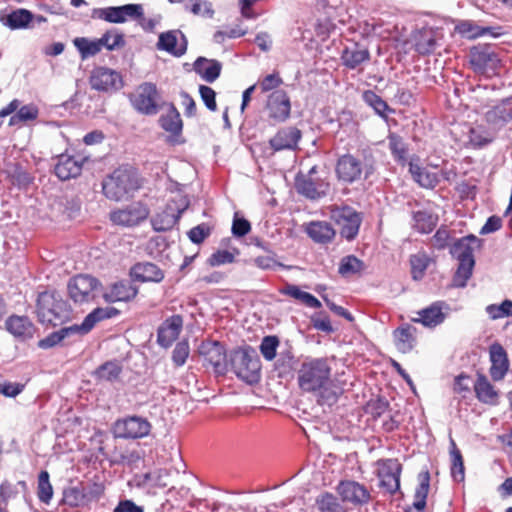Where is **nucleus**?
<instances>
[{
    "instance_id": "nucleus-1",
    "label": "nucleus",
    "mask_w": 512,
    "mask_h": 512,
    "mask_svg": "<svg viewBox=\"0 0 512 512\" xmlns=\"http://www.w3.org/2000/svg\"><path fill=\"white\" fill-rule=\"evenodd\" d=\"M142 179L136 168L123 165L116 168L102 182V191L106 198L121 201L139 190Z\"/></svg>"
},
{
    "instance_id": "nucleus-2",
    "label": "nucleus",
    "mask_w": 512,
    "mask_h": 512,
    "mask_svg": "<svg viewBox=\"0 0 512 512\" xmlns=\"http://www.w3.org/2000/svg\"><path fill=\"white\" fill-rule=\"evenodd\" d=\"M331 367L325 358H311L302 362L297 371L298 386L303 392L322 391L330 383Z\"/></svg>"
},
{
    "instance_id": "nucleus-3",
    "label": "nucleus",
    "mask_w": 512,
    "mask_h": 512,
    "mask_svg": "<svg viewBox=\"0 0 512 512\" xmlns=\"http://www.w3.org/2000/svg\"><path fill=\"white\" fill-rule=\"evenodd\" d=\"M469 65L472 71L485 78L500 74L502 59L500 49L492 44H477L469 49Z\"/></svg>"
},
{
    "instance_id": "nucleus-4",
    "label": "nucleus",
    "mask_w": 512,
    "mask_h": 512,
    "mask_svg": "<svg viewBox=\"0 0 512 512\" xmlns=\"http://www.w3.org/2000/svg\"><path fill=\"white\" fill-rule=\"evenodd\" d=\"M37 314L41 322L59 326L70 318L69 304L56 291H44L37 298Z\"/></svg>"
},
{
    "instance_id": "nucleus-5",
    "label": "nucleus",
    "mask_w": 512,
    "mask_h": 512,
    "mask_svg": "<svg viewBox=\"0 0 512 512\" xmlns=\"http://www.w3.org/2000/svg\"><path fill=\"white\" fill-rule=\"evenodd\" d=\"M229 365L234 374L248 384H255L261 378V362L253 350L243 348L233 350Z\"/></svg>"
},
{
    "instance_id": "nucleus-6",
    "label": "nucleus",
    "mask_w": 512,
    "mask_h": 512,
    "mask_svg": "<svg viewBox=\"0 0 512 512\" xmlns=\"http://www.w3.org/2000/svg\"><path fill=\"white\" fill-rule=\"evenodd\" d=\"M102 287L101 282L88 274H78L69 279L67 291L69 298L75 304H87L93 302Z\"/></svg>"
},
{
    "instance_id": "nucleus-7",
    "label": "nucleus",
    "mask_w": 512,
    "mask_h": 512,
    "mask_svg": "<svg viewBox=\"0 0 512 512\" xmlns=\"http://www.w3.org/2000/svg\"><path fill=\"white\" fill-rule=\"evenodd\" d=\"M372 165H364L360 159L354 155L347 153L341 155L335 165V174L339 182L344 184H352L361 180L365 174L367 178L373 173Z\"/></svg>"
},
{
    "instance_id": "nucleus-8",
    "label": "nucleus",
    "mask_w": 512,
    "mask_h": 512,
    "mask_svg": "<svg viewBox=\"0 0 512 512\" xmlns=\"http://www.w3.org/2000/svg\"><path fill=\"white\" fill-rule=\"evenodd\" d=\"M160 95L154 83L144 82L140 84L135 93L130 96V102L134 109L144 115H155L158 113Z\"/></svg>"
},
{
    "instance_id": "nucleus-9",
    "label": "nucleus",
    "mask_w": 512,
    "mask_h": 512,
    "mask_svg": "<svg viewBox=\"0 0 512 512\" xmlns=\"http://www.w3.org/2000/svg\"><path fill=\"white\" fill-rule=\"evenodd\" d=\"M151 423L144 417L133 415L115 421L113 434L116 438L140 439L149 435Z\"/></svg>"
},
{
    "instance_id": "nucleus-10",
    "label": "nucleus",
    "mask_w": 512,
    "mask_h": 512,
    "mask_svg": "<svg viewBox=\"0 0 512 512\" xmlns=\"http://www.w3.org/2000/svg\"><path fill=\"white\" fill-rule=\"evenodd\" d=\"M331 218L340 228L342 237L351 241L356 238L362 223L361 214L352 207H336L331 211Z\"/></svg>"
},
{
    "instance_id": "nucleus-11",
    "label": "nucleus",
    "mask_w": 512,
    "mask_h": 512,
    "mask_svg": "<svg viewBox=\"0 0 512 512\" xmlns=\"http://www.w3.org/2000/svg\"><path fill=\"white\" fill-rule=\"evenodd\" d=\"M199 354L204 359V366L211 367L214 373L225 375L228 368L225 347L218 341L206 340L199 346Z\"/></svg>"
},
{
    "instance_id": "nucleus-12",
    "label": "nucleus",
    "mask_w": 512,
    "mask_h": 512,
    "mask_svg": "<svg viewBox=\"0 0 512 512\" xmlns=\"http://www.w3.org/2000/svg\"><path fill=\"white\" fill-rule=\"evenodd\" d=\"M380 487L393 495L400 489L402 465L398 459H379L376 462Z\"/></svg>"
},
{
    "instance_id": "nucleus-13",
    "label": "nucleus",
    "mask_w": 512,
    "mask_h": 512,
    "mask_svg": "<svg viewBox=\"0 0 512 512\" xmlns=\"http://www.w3.org/2000/svg\"><path fill=\"white\" fill-rule=\"evenodd\" d=\"M316 167H312L307 174H298L295 178L297 192L309 199H318L326 195L329 183L315 177Z\"/></svg>"
},
{
    "instance_id": "nucleus-14",
    "label": "nucleus",
    "mask_w": 512,
    "mask_h": 512,
    "mask_svg": "<svg viewBox=\"0 0 512 512\" xmlns=\"http://www.w3.org/2000/svg\"><path fill=\"white\" fill-rule=\"evenodd\" d=\"M336 492L344 503L355 507L367 505L371 501V493L368 488L355 480H341Z\"/></svg>"
},
{
    "instance_id": "nucleus-15",
    "label": "nucleus",
    "mask_w": 512,
    "mask_h": 512,
    "mask_svg": "<svg viewBox=\"0 0 512 512\" xmlns=\"http://www.w3.org/2000/svg\"><path fill=\"white\" fill-rule=\"evenodd\" d=\"M266 111L268 118L274 123L285 122L291 114V102L286 91H273L267 98Z\"/></svg>"
},
{
    "instance_id": "nucleus-16",
    "label": "nucleus",
    "mask_w": 512,
    "mask_h": 512,
    "mask_svg": "<svg viewBox=\"0 0 512 512\" xmlns=\"http://www.w3.org/2000/svg\"><path fill=\"white\" fill-rule=\"evenodd\" d=\"M149 216V209L141 202L133 203L123 209L111 212L110 219L116 225L132 227Z\"/></svg>"
},
{
    "instance_id": "nucleus-17",
    "label": "nucleus",
    "mask_w": 512,
    "mask_h": 512,
    "mask_svg": "<svg viewBox=\"0 0 512 512\" xmlns=\"http://www.w3.org/2000/svg\"><path fill=\"white\" fill-rule=\"evenodd\" d=\"M122 79L118 72L107 67H95L90 74L89 84L92 89L110 92L121 86Z\"/></svg>"
},
{
    "instance_id": "nucleus-18",
    "label": "nucleus",
    "mask_w": 512,
    "mask_h": 512,
    "mask_svg": "<svg viewBox=\"0 0 512 512\" xmlns=\"http://www.w3.org/2000/svg\"><path fill=\"white\" fill-rule=\"evenodd\" d=\"M139 293V288L131 281L122 279L112 283L102 294V298L107 303L131 302Z\"/></svg>"
},
{
    "instance_id": "nucleus-19",
    "label": "nucleus",
    "mask_w": 512,
    "mask_h": 512,
    "mask_svg": "<svg viewBox=\"0 0 512 512\" xmlns=\"http://www.w3.org/2000/svg\"><path fill=\"white\" fill-rule=\"evenodd\" d=\"M302 138V132L295 126H286L280 128L276 134L270 138L269 145L275 151L295 150Z\"/></svg>"
},
{
    "instance_id": "nucleus-20",
    "label": "nucleus",
    "mask_w": 512,
    "mask_h": 512,
    "mask_svg": "<svg viewBox=\"0 0 512 512\" xmlns=\"http://www.w3.org/2000/svg\"><path fill=\"white\" fill-rule=\"evenodd\" d=\"M489 358L491 366L489 373L494 381H501L509 369V359L506 350L500 343H493L489 347Z\"/></svg>"
},
{
    "instance_id": "nucleus-21",
    "label": "nucleus",
    "mask_w": 512,
    "mask_h": 512,
    "mask_svg": "<svg viewBox=\"0 0 512 512\" xmlns=\"http://www.w3.org/2000/svg\"><path fill=\"white\" fill-rule=\"evenodd\" d=\"M84 158L62 154L58 156L54 167L55 175L62 181L78 177L83 168Z\"/></svg>"
},
{
    "instance_id": "nucleus-22",
    "label": "nucleus",
    "mask_w": 512,
    "mask_h": 512,
    "mask_svg": "<svg viewBox=\"0 0 512 512\" xmlns=\"http://www.w3.org/2000/svg\"><path fill=\"white\" fill-rule=\"evenodd\" d=\"M129 276L133 281L146 283H160L164 277V271L152 262H138L129 270Z\"/></svg>"
},
{
    "instance_id": "nucleus-23",
    "label": "nucleus",
    "mask_w": 512,
    "mask_h": 512,
    "mask_svg": "<svg viewBox=\"0 0 512 512\" xmlns=\"http://www.w3.org/2000/svg\"><path fill=\"white\" fill-rule=\"evenodd\" d=\"M183 328V317L172 315L167 318L158 328L157 341L162 347H169L178 338Z\"/></svg>"
},
{
    "instance_id": "nucleus-24",
    "label": "nucleus",
    "mask_w": 512,
    "mask_h": 512,
    "mask_svg": "<svg viewBox=\"0 0 512 512\" xmlns=\"http://www.w3.org/2000/svg\"><path fill=\"white\" fill-rule=\"evenodd\" d=\"M168 476L166 469H157L154 472H146L136 474L133 477L135 486L140 489L146 490L148 493L156 494L157 489L167 487L164 478Z\"/></svg>"
},
{
    "instance_id": "nucleus-25",
    "label": "nucleus",
    "mask_w": 512,
    "mask_h": 512,
    "mask_svg": "<svg viewBox=\"0 0 512 512\" xmlns=\"http://www.w3.org/2000/svg\"><path fill=\"white\" fill-rule=\"evenodd\" d=\"M370 51L367 47L354 43L347 46L341 53L340 59L342 65L349 69H358L362 64L370 61Z\"/></svg>"
},
{
    "instance_id": "nucleus-26",
    "label": "nucleus",
    "mask_w": 512,
    "mask_h": 512,
    "mask_svg": "<svg viewBox=\"0 0 512 512\" xmlns=\"http://www.w3.org/2000/svg\"><path fill=\"white\" fill-rule=\"evenodd\" d=\"M410 41L419 55H429L434 52L437 45L436 32L432 28L424 27L414 31Z\"/></svg>"
},
{
    "instance_id": "nucleus-27",
    "label": "nucleus",
    "mask_w": 512,
    "mask_h": 512,
    "mask_svg": "<svg viewBox=\"0 0 512 512\" xmlns=\"http://www.w3.org/2000/svg\"><path fill=\"white\" fill-rule=\"evenodd\" d=\"M5 327L9 333L21 341L33 338L35 332V326L26 316H10L5 322Z\"/></svg>"
},
{
    "instance_id": "nucleus-28",
    "label": "nucleus",
    "mask_w": 512,
    "mask_h": 512,
    "mask_svg": "<svg viewBox=\"0 0 512 512\" xmlns=\"http://www.w3.org/2000/svg\"><path fill=\"white\" fill-rule=\"evenodd\" d=\"M119 314L120 311L115 307H97L84 318L81 325H76V327L78 328L79 334H87L97 323L114 318Z\"/></svg>"
},
{
    "instance_id": "nucleus-29",
    "label": "nucleus",
    "mask_w": 512,
    "mask_h": 512,
    "mask_svg": "<svg viewBox=\"0 0 512 512\" xmlns=\"http://www.w3.org/2000/svg\"><path fill=\"white\" fill-rule=\"evenodd\" d=\"M417 329L411 324H403L393 332V340L397 350L401 353L410 352L416 344Z\"/></svg>"
},
{
    "instance_id": "nucleus-30",
    "label": "nucleus",
    "mask_w": 512,
    "mask_h": 512,
    "mask_svg": "<svg viewBox=\"0 0 512 512\" xmlns=\"http://www.w3.org/2000/svg\"><path fill=\"white\" fill-rule=\"evenodd\" d=\"M473 388L476 398L480 402L489 405H496L498 403V391L490 383V381L484 374H477V378L476 381L474 382Z\"/></svg>"
},
{
    "instance_id": "nucleus-31",
    "label": "nucleus",
    "mask_w": 512,
    "mask_h": 512,
    "mask_svg": "<svg viewBox=\"0 0 512 512\" xmlns=\"http://www.w3.org/2000/svg\"><path fill=\"white\" fill-rule=\"evenodd\" d=\"M183 210H176L167 205L161 212L152 218V226L155 231L164 232L172 229L179 221Z\"/></svg>"
},
{
    "instance_id": "nucleus-32",
    "label": "nucleus",
    "mask_w": 512,
    "mask_h": 512,
    "mask_svg": "<svg viewBox=\"0 0 512 512\" xmlns=\"http://www.w3.org/2000/svg\"><path fill=\"white\" fill-rule=\"evenodd\" d=\"M442 308V302H434L429 307L418 311V317L412 318V322L421 323L425 327H435L445 320Z\"/></svg>"
},
{
    "instance_id": "nucleus-33",
    "label": "nucleus",
    "mask_w": 512,
    "mask_h": 512,
    "mask_svg": "<svg viewBox=\"0 0 512 512\" xmlns=\"http://www.w3.org/2000/svg\"><path fill=\"white\" fill-rule=\"evenodd\" d=\"M222 70V64L215 59L199 57L194 62V71L206 82L213 83Z\"/></svg>"
},
{
    "instance_id": "nucleus-34",
    "label": "nucleus",
    "mask_w": 512,
    "mask_h": 512,
    "mask_svg": "<svg viewBox=\"0 0 512 512\" xmlns=\"http://www.w3.org/2000/svg\"><path fill=\"white\" fill-rule=\"evenodd\" d=\"M479 239L474 235H468L458 239L450 247L451 255L458 261L474 260V245Z\"/></svg>"
},
{
    "instance_id": "nucleus-35",
    "label": "nucleus",
    "mask_w": 512,
    "mask_h": 512,
    "mask_svg": "<svg viewBox=\"0 0 512 512\" xmlns=\"http://www.w3.org/2000/svg\"><path fill=\"white\" fill-rule=\"evenodd\" d=\"M106 38H99L90 40L86 37H77L73 40V44L78 50L82 60L88 59L97 55L103 48V43H106Z\"/></svg>"
},
{
    "instance_id": "nucleus-36",
    "label": "nucleus",
    "mask_w": 512,
    "mask_h": 512,
    "mask_svg": "<svg viewBox=\"0 0 512 512\" xmlns=\"http://www.w3.org/2000/svg\"><path fill=\"white\" fill-rule=\"evenodd\" d=\"M430 490V473L428 470L418 474V485L414 493L413 507L418 512H423L426 507V500Z\"/></svg>"
},
{
    "instance_id": "nucleus-37",
    "label": "nucleus",
    "mask_w": 512,
    "mask_h": 512,
    "mask_svg": "<svg viewBox=\"0 0 512 512\" xmlns=\"http://www.w3.org/2000/svg\"><path fill=\"white\" fill-rule=\"evenodd\" d=\"M307 233L315 242L323 244L331 242L335 236L333 227L322 221L311 222L307 228Z\"/></svg>"
},
{
    "instance_id": "nucleus-38",
    "label": "nucleus",
    "mask_w": 512,
    "mask_h": 512,
    "mask_svg": "<svg viewBox=\"0 0 512 512\" xmlns=\"http://www.w3.org/2000/svg\"><path fill=\"white\" fill-rule=\"evenodd\" d=\"M512 119V101H503L486 113V120L493 125L504 124Z\"/></svg>"
},
{
    "instance_id": "nucleus-39",
    "label": "nucleus",
    "mask_w": 512,
    "mask_h": 512,
    "mask_svg": "<svg viewBox=\"0 0 512 512\" xmlns=\"http://www.w3.org/2000/svg\"><path fill=\"white\" fill-rule=\"evenodd\" d=\"M169 2H184L185 10L195 16L204 18H212L214 16L212 3L208 0H169Z\"/></svg>"
},
{
    "instance_id": "nucleus-40",
    "label": "nucleus",
    "mask_w": 512,
    "mask_h": 512,
    "mask_svg": "<svg viewBox=\"0 0 512 512\" xmlns=\"http://www.w3.org/2000/svg\"><path fill=\"white\" fill-rule=\"evenodd\" d=\"M410 172L413 179L422 187L433 189L439 183V177L436 172L417 165H410Z\"/></svg>"
},
{
    "instance_id": "nucleus-41",
    "label": "nucleus",
    "mask_w": 512,
    "mask_h": 512,
    "mask_svg": "<svg viewBox=\"0 0 512 512\" xmlns=\"http://www.w3.org/2000/svg\"><path fill=\"white\" fill-rule=\"evenodd\" d=\"M451 458V476L454 481L460 483L465 479V466L461 451L457 448L456 443L451 441L450 449Z\"/></svg>"
},
{
    "instance_id": "nucleus-42",
    "label": "nucleus",
    "mask_w": 512,
    "mask_h": 512,
    "mask_svg": "<svg viewBox=\"0 0 512 512\" xmlns=\"http://www.w3.org/2000/svg\"><path fill=\"white\" fill-rule=\"evenodd\" d=\"M161 127L174 135H179L182 131L183 123L179 112L174 106L162 115L159 119Z\"/></svg>"
},
{
    "instance_id": "nucleus-43",
    "label": "nucleus",
    "mask_w": 512,
    "mask_h": 512,
    "mask_svg": "<svg viewBox=\"0 0 512 512\" xmlns=\"http://www.w3.org/2000/svg\"><path fill=\"white\" fill-rule=\"evenodd\" d=\"M413 220V227L418 232L428 234L436 227L438 217L427 211H416L413 214Z\"/></svg>"
},
{
    "instance_id": "nucleus-44",
    "label": "nucleus",
    "mask_w": 512,
    "mask_h": 512,
    "mask_svg": "<svg viewBox=\"0 0 512 512\" xmlns=\"http://www.w3.org/2000/svg\"><path fill=\"white\" fill-rule=\"evenodd\" d=\"M282 294L290 296L296 300L301 301L307 307L318 309L321 307V302L312 294L302 291L296 285H287L282 291Z\"/></svg>"
},
{
    "instance_id": "nucleus-45",
    "label": "nucleus",
    "mask_w": 512,
    "mask_h": 512,
    "mask_svg": "<svg viewBox=\"0 0 512 512\" xmlns=\"http://www.w3.org/2000/svg\"><path fill=\"white\" fill-rule=\"evenodd\" d=\"M365 269V264L362 260L354 255H347L343 257L339 263L338 273L343 277L359 274Z\"/></svg>"
},
{
    "instance_id": "nucleus-46",
    "label": "nucleus",
    "mask_w": 512,
    "mask_h": 512,
    "mask_svg": "<svg viewBox=\"0 0 512 512\" xmlns=\"http://www.w3.org/2000/svg\"><path fill=\"white\" fill-rule=\"evenodd\" d=\"M121 373L122 366L119 362L108 361L97 368L95 375L99 380L112 382L117 380Z\"/></svg>"
},
{
    "instance_id": "nucleus-47",
    "label": "nucleus",
    "mask_w": 512,
    "mask_h": 512,
    "mask_svg": "<svg viewBox=\"0 0 512 512\" xmlns=\"http://www.w3.org/2000/svg\"><path fill=\"white\" fill-rule=\"evenodd\" d=\"M388 146L396 161L401 163L407 161V146L401 136L396 133H390L388 135Z\"/></svg>"
},
{
    "instance_id": "nucleus-48",
    "label": "nucleus",
    "mask_w": 512,
    "mask_h": 512,
    "mask_svg": "<svg viewBox=\"0 0 512 512\" xmlns=\"http://www.w3.org/2000/svg\"><path fill=\"white\" fill-rule=\"evenodd\" d=\"M429 262L430 258L425 252H419L410 256L411 274L414 280L423 278Z\"/></svg>"
},
{
    "instance_id": "nucleus-49",
    "label": "nucleus",
    "mask_w": 512,
    "mask_h": 512,
    "mask_svg": "<svg viewBox=\"0 0 512 512\" xmlns=\"http://www.w3.org/2000/svg\"><path fill=\"white\" fill-rule=\"evenodd\" d=\"M475 260L459 261L458 268L453 276V285L455 287H465L467 281L472 276Z\"/></svg>"
},
{
    "instance_id": "nucleus-50",
    "label": "nucleus",
    "mask_w": 512,
    "mask_h": 512,
    "mask_svg": "<svg viewBox=\"0 0 512 512\" xmlns=\"http://www.w3.org/2000/svg\"><path fill=\"white\" fill-rule=\"evenodd\" d=\"M84 495V487H68L63 491L62 503L71 508L83 506L87 503Z\"/></svg>"
},
{
    "instance_id": "nucleus-51",
    "label": "nucleus",
    "mask_w": 512,
    "mask_h": 512,
    "mask_svg": "<svg viewBox=\"0 0 512 512\" xmlns=\"http://www.w3.org/2000/svg\"><path fill=\"white\" fill-rule=\"evenodd\" d=\"M363 100L383 118H387V112L393 111L387 102L372 90H367L363 93Z\"/></svg>"
},
{
    "instance_id": "nucleus-52",
    "label": "nucleus",
    "mask_w": 512,
    "mask_h": 512,
    "mask_svg": "<svg viewBox=\"0 0 512 512\" xmlns=\"http://www.w3.org/2000/svg\"><path fill=\"white\" fill-rule=\"evenodd\" d=\"M37 496L45 504H49L53 497V487L47 471H41L38 475Z\"/></svg>"
},
{
    "instance_id": "nucleus-53",
    "label": "nucleus",
    "mask_w": 512,
    "mask_h": 512,
    "mask_svg": "<svg viewBox=\"0 0 512 512\" xmlns=\"http://www.w3.org/2000/svg\"><path fill=\"white\" fill-rule=\"evenodd\" d=\"M31 20L32 14L29 11L19 9L7 15L6 20H3V23L11 29H19L26 27Z\"/></svg>"
},
{
    "instance_id": "nucleus-54",
    "label": "nucleus",
    "mask_w": 512,
    "mask_h": 512,
    "mask_svg": "<svg viewBox=\"0 0 512 512\" xmlns=\"http://www.w3.org/2000/svg\"><path fill=\"white\" fill-rule=\"evenodd\" d=\"M157 46L159 49L165 50L175 56H181L185 52V48L177 47V36L174 34V32L162 33L159 36Z\"/></svg>"
},
{
    "instance_id": "nucleus-55",
    "label": "nucleus",
    "mask_w": 512,
    "mask_h": 512,
    "mask_svg": "<svg viewBox=\"0 0 512 512\" xmlns=\"http://www.w3.org/2000/svg\"><path fill=\"white\" fill-rule=\"evenodd\" d=\"M455 30L460 35L467 38H477L485 35L489 31V28H482L472 21L465 20L458 23L455 27Z\"/></svg>"
},
{
    "instance_id": "nucleus-56",
    "label": "nucleus",
    "mask_w": 512,
    "mask_h": 512,
    "mask_svg": "<svg viewBox=\"0 0 512 512\" xmlns=\"http://www.w3.org/2000/svg\"><path fill=\"white\" fill-rule=\"evenodd\" d=\"M279 344V338L275 335L265 336L262 339L259 348L265 360L272 361L273 359H275Z\"/></svg>"
},
{
    "instance_id": "nucleus-57",
    "label": "nucleus",
    "mask_w": 512,
    "mask_h": 512,
    "mask_svg": "<svg viewBox=\"0 0 512 512\" xmlns=\"http://www.w3.org/2000/svg\"><path fill=\"white\" fill-rule=\"evenodd\" d=\"M75 333H79L76 325L64 327L60 329L58 332L52 333L46 339L41 340L39 345L44 348L51 347L60 343L64 338L68 337L70 334Z\"/></svg>"
},
{
    "instance_id": "nucleus-58",
    "label": "nucleus",
    "mask_w": 512,
    "mask_h": 512,
    "mask_svg": "<svg viewBox=\"0 0 512 512\" xmlns=\"http://www.w3.org/2000/svg\"><path fill=\"white\" fill-rule=\"evenodd\" d=\"M316 504L321 512H340L341 506L335 495L329 492L321 494Z\"/></svg>"
},
{
    "instance_id": "nucleus-59",
    "label": "nucleus",
    "mask_w": 512,
    "mask_h": 512,
    "mask_svg": "<svg viewBox=\"0 0 512 512\" xmlns=\"http://www.w3.org/2000/svg\"><path fill=\"white\" fill-rule=\"evenodd\" d=\"M101 38H106V43H103V47H105L109 51H113L116 49L123 48L126 45L124 34L118 32L116 29L107 30Z\"/></svg>"
},
{
    "instance_id": "nucleus-60",
    "label": "nucleus",
    "mask_w": 512,
    "mask_h": 512,
    "mask_svg": "<svg viewBox=\"0 0 512 512\" xmlns=\"http://www.w3.org/2000/svg\"><path fill=\"white\" fill-rule=\"evenodd\" d=\"M486 312L493 320L508 317L512 315V301L506 299L500 305H488L486 307Z\"/></svg>"
},
{
    "instance_id": "nucleus-61",
    "label": "nucleus",
    "mask_w": 512,
    "mask_h": 512,
    "mask_svg": "<svg viewBox=\"0 0 512 512\" xmlns=\"http://www.w3.org/2000/svg\"><path fill=\"white\" fill-rule=\"evenodd\" d=\"M239 254L238 249H234L233 252L228 250H218L214 252L208 259V263L211 266H220L224 264H230L235 261V256Z\"/></svg>"
},
{
    "instance_id": "nucleus-62",
    "label": "nucleus",
    "mask_w": 512,
    "mask_h": 512,
    "mask_svg": "<svg viewBox=\"0 0 512 512\" xmlns=\"http://www.w3.org/2000/svg\"><path fill=\"white\" fill-rule=\"evenodd\" d=\"M120 16L123 17V23L128 19L142 20L144 19V10L141 4H126L119 6Z\"/></svg>"
},
{
    "instance_id": "nucleus-63",
    "label": "nucleus",
    "mask_w": 512,
    "mask_h": 512,
    "mask_svg": "<svg viewBox=\"0 0 512 512\" xmlns=\"http://www.w3.org/2000/svg\"><path fill=\"white\" fill-rule=\"evenodd\" d=\"M451 239V231L446 226H441L431 238V245L438 250H443L449 245Z\"/></svg>"
},
{
    "instance_id": "nucleus-64",
    "label": "nucleus",
    "mask_w": 512,
    "mask_h": 512,
    "mask_svg": "<svg viewBox=\"0 0 512 512\" xmlns=\"http://www.w3.org/2000/svg\"><path fill=\"white\" fill-rule=\"evenodd\" d=\"M283 84V79L281 78L279 72H273L271 74L266 75L260 82L259 88L262 93H266L269 91L279 90L278 88Z\"/></svg>"
}]
</instances>
